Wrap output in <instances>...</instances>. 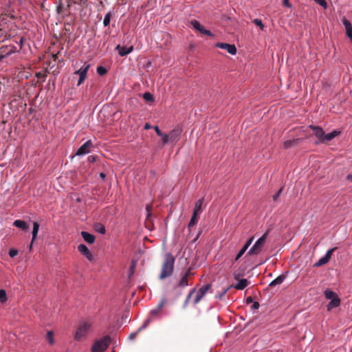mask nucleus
<instances>
[{
    "instance_id": "f257e3e1",
    "label": "nucleus",
    "mask_w": 352,
    "mask_h": 352,
    "mask_svg": "<svg viewBox=\"0 0 352 352\" xmlns=\"http://www.w3.org/2000/svg\"><path fill=\"white\" fill-rule=\"evenodd\" d=\"M174 256L170 253L166 254L162 265V270L159 275V278L163 280L170 276L173 274L174 270Z\"/></svg>"
},
{
    "instance_id": "f03ea898",
    "label": "nucleus",
    "mask_w": 352,
    "mask_h": 352,
    "mask_svg": "<svg viewBox=\"0 0 352 352\" xmlns=\"http://www.w3.org/2000/svg\"><path fill=\"white\" fill-rule=\"evenodd\" d=\"M111 342L109 336H105L102 338L96 340L91 347L92 352H104Z\"/></svg>"
},
{
    "instance_id": "7ed1b4c3",
    "label": "nucleus",
    "mask_w": 352,
    "mask_h": 352,
    "mask_svg": "<svg viewBox=\"0 0 352 352\" xmlns=\"http://www.w3.org/2000/svg\"><path fill=\"white\" fill-rule=\"evenodd\" d=\"M267 236V232H265L261 237H260L254 243V245L250 249L248 254L256 255L259 254L265 243Z\"/></svg>"
},
{
    "instance_id": "20e7f679",
    "label": "nucleus",
    "mask_w": 352,
    "mask_h": 352,
    "mask_svg": "<svg viewBox=\"0 0 352 352\" xmlns=\"http://www.w3.org/2000/svg\"><path fill=\"white\" fill-rule=\"evenodd\" d=\"M91 324L87 322H82V323H80L76 331L74 336L75 340H80L84 336H85V335L88 333Z\"/></svg>"
},
{
    "instance_id": "39448f33",
    "label": "nucleus",
    "mask_w": 352,
    "mask_h": 352,
    "mask_svg": "<svg viewBox=\"0 0 352 352\" xmlns=\"http://www.w3.org/2000/svg\"><path fill=\"white\" fill-rule=\"evenodd\" d=\"M90 68V65L87 63H85L77 71H76L74 74L79 76V80L77 83V86H80L82 85L85 79L87 78V72Z\"/></svg>"
},
{
    "instance_id": "423d86ee",
    "label": "nucleus",
    "mask_w": 352,
    "mask_h": 352,
    "mask_svg": "<svg viewBox=\"0 0 352 352\" xmlns=\"http://www.w3.org/2000/svg\"><path fill=\"white\" fill-rule=\"evenodd\" d=\"M211 285L210 284H206L199 288L197 291L196 290V296L195 298L193 300V303L195 305L198 304L201 299L204 297V296L206 294V293L208 292V290L210 289Z\"/></svg>"
},
{
    "instance_id": "0eeeda50",
    "label": "nucleus",
    "mask_w": 352,
    "mask_h": 352,
    "mask_svg": "<svg viewBox=\"0 0 352 352\" xmlns=\"http://www.w3.org/2000/svg\"><path fill=\"white\" fill-rule=\"evenodd\" d=\"M336 250V248H331V249L329 250L327 252V253H326V254L324 255V256H323V257H322L321 258H320V259L318 260V262H316V263L314 265V267H320V266H322V265H325L326 263H327L329 261V260H330V258H331V256H332L333 253L334 252V251H335Z\"/></svg>"
},
{
    "instance_id": "6e6552de",
    "label": "nucleus",
    "mask_w": 352,
    "mask_h": 352,
    "mask_svg": "<svg viewBox=\"0 0 352 352\" xmlns=\"http://www.w3.org/2000/svg\"><path fill=\"white\" fill-rule=\"evenodd\" d=\"M93 146L91 140H87L76 151V155H82L87 154L90 152L91 148Z\"/></svg>"
},
{
    "instance_id": "1a4fd4ad",
    "label": "nucleus",
    "mask_w": 352,
    "mask_h": 352,
    "mask_svg": "<svg viewBox=\"0 0 352 352\" xmlns=\"http://www.w3.org/2000/svg\"><path fill=\"white\" fill-rule=\"evenodd\" d=\"M216 46L223 50H226L229 54L234 55L236 53V48L234 45L225 43H218Z\"/></svg>"
},
{
    "instance_id": "9d476101",
    "label": "nucleus",
    "mask_w": 352,
    "mask_h": 352,
    "mask_svg": "<svg viewBox=\"0 0 352 352\" xmlns=\"http://www.w3.org/2000/svg\"><path fill=\"white\" fill-rule=\"evenodd\" d=\"M191 24L195 29H196L201 33H202L205 35L209 36H212V33L210 30H206L204 28V27L203 25H201L198 21L192 20L191 21Z\"/></svg>"
},
{
    "instance_id": "9b49d317",
    "label": "nucleus",
    "mask_w": 352,
    "mask_h": 352,
    "mask_svg": "<svg viewBox=\"0 0 352 352\" xmlns=\"http://www.w3.org/2000/svg\"><path fill=\"white\" fill-rule=\"evenodd\" d=\"M78 250L84 255L89 261L93 260V255L88 248L85 244H80L78 246Z\"/></svg>"
},
{
    "instance_id": "f8f14e48",
    "label": "nucleus",
    "mask_w": 352,
    "mask_h": 352,
    "mask_svg": "<svg viewBox=\"0 0 352 352\" xmlns=\"http://www.w3.org/2000/svg\"><path fill=\"white\" fill-rule=\"evenodd\" d=\"M309 127L314 131V135L319 140L316 144L320 143L324 135V131L320 126L309 125Z\"/></svg>"
},
{
    "instance_id": "ddd939ff",
    "label": "nucleus",
    "mask_w": 352,
    "mask_h": 352,
    "mask_svg": "<svg viewBox=\"0 0 352 352\" xmlns=\"http://www.w3.org/2000/svg\"><path fill=\"white\" fill-rule=\"evenodd\" d=\"M181 133H182V131L179 129H175L172 130L168 133V138L170 139V142H173V143L177 142L180 138Z\"/></svg>"
},
{
    "instance_id": "4468645a",
    "label": "nucleus",
    "mask_w": 352,
    "mask_h": 352,
    "mask_svg": "<svg viewBox=\"0 0 352 352\" xmlns=\"http://www.w3.org/2000/svg\"><path fill=\"white\" fill-rule=\"evenodd\" d=\"M190 268H188V270L184 274L181 279L179 280L177 286L179 287H184L189 285L188 283V276L190 275Z\"/></svg>"
},
{
    "instance_id": "2eb2a0df",
    "label": "nucleus",
    "mask_w": 352,
    "mask_h": 352,
    "mask_svg": "<svg viewBox=\"0 0 352 352\" xmlns=\"http://www.w3.org/2000/svg\"><path fill=\"white\" fill-rule=\"evenodd\" d=\"M340 133V131L334 130L332 132L325 134L324 133V135L322 137V139L321 140L320 143H327L328 142L331 141L333 138H335L336 136H338Z\"/></svg>"
},
{
    "instance_id": "dca6fc26",
    "label": "nucleus",
    "mask_w": 352,
    "mask_h": 352,
    "mask_svg": "<svg viewBox=\"0 0 352 352\" xmlns=\"http://www.w3.org/2000/svg\"><path fill=\"white\" fill-rule=\"evenodd\" d=\"M116 50L118 51V54H120V56H124L131 53L133 50V47H121L120 45H118L116 47Z\"/></svg>"
},
{
    "instance_id": "f3484780",
    "label": "nucleus",
    "mask_w": 352,
    "mask_h": 352,
    "mask_svg": "<svg viewBox=\"0 0 352 352\" xmlns=\"http://www.w3.org/2000/svg\"><path fill=\"white\" fill-rule=\"evenodd\" d=\"M81 236L83 238V239L89 244H93L95 242L96 237L94 234H90L85 231L81 232Z\"/></svg>"
},
{
    "instance_id": "a211bd4d",
    "label": "nucleus",
    "mask_w": 352,
    "mask_h": 352,
    "mask_svg": "<svg viewBox=\"0 0 352 352\" xmlns=\"http://www.w3.org/2000/svg\"><path fill=\"white\" fill-rule=\"evenodd\" d=\"M301 140H302L300 138L286 140L283 143V148L287 149V148L295 146L298 143H300L301 142Z\"/></svg>"
},
{
    "instance_id": "6ab92c4d",
    "label": "nucleus",
    "mask_w": 352,
    "mask_h": 352,
    "mask_svg": "<svg viewBox=\"0 0 352 352\" xmlns=\"http://www.w3.org/2000/svg\"><path fill=\"white\" fill-rule=\"evenodd\" d=\"M164 303H165V300L163 299L160 301V302L159 303L156 309H154L153 310L151 311V317H156L159 313L160 312V311L162 310V307H164Z\"/></svg>"
},
{
    "instance_id": "aec40b11",
    "label": "nucleus",
    "mask_w": 352,
    "mask_h": 352,
    "mask_svg": "<svg viewBox=\"0 0 352 352\" xmlns=\"http://www.w3.org/2000/svg\"><path fill=\"white\" fill-rule=\"evenodd\" d=\"M13 225L24 231L28 229V225L23 220H15Z\"/></svg>"
},
{
    "instance_id": "412c9836",
    "label": "nucleus",
    "mask_w": 352,
    "mask_h": 352,
    "mask_svg": "<svg viewBox=\"0 0 352 352\" xmlns=\"http://www.w3.org/2000/svg\"><path fill=\"white\" fill-rule=\"evenodd\" d=\"M248 284L249 281L247 279L243 278L240 280L234 287L238 290H243L248 285Z\"/></svg>"
},
{
    "instance_id": "4be33fe9",
    "label": "nucleus",
    "mask_w": 352,
    "mask_h": 352,
    "mask_svg": "<svg viewBox=\"0 0 352 352\" xmlns=\"http://www.w3.org/2000/svg\"><path fill=\"white\" fill-rule=\"evenodd\" d=\"M285 278H286L285 275L281 274V275L278 276L276 278H275L274 280H272L270 283L269 286L270 287H274V286H276V285H280L284 281Z\"/></svg>"
},
{
    "instance_id": "5701e85b",
    "label": "nucleus",
    "mask_w": 352,
    "mask_h": 352,
    "mask_svg": "<svg viewBox=\"0 0 352 352\" xmlns=\"http://www.w3.org/2000/svg\"><path fill=\"white\" fill-rule=\"evenodd\" d=\"M204 202V198L199 199L195 205L193 212L200 214L202 212V205Z\"/></svg>"
},
{
    "instance_id": "b1692460",
    "label": "nucleus",
    "mask_w": 352,
    "mask_h": 352,
    "mask_svg": "<svg viewBox=\"0 0 352 352\" xmlns=\"http://www.w3.org/2000/svg\"><path fill=\"white\" fill-rule=\"evenodd\" d=\"M340 305V299L338 296L335 298L334 299L331 300V301L329 302L327 305L328 310H331V309L334 307H337Z\"/></svg>"
},
{
    "instance_id": "393cba45",
    "label": "nucleus",
    "mask_w": 352,
    "mask_h": 352,
    "mask_svg": "<svg viewBox=\"0 0 352 352\" xmlns=\"http://www.w3.org/2000/svg\"><path fill=\"white\" fill-rule=\"evenodd\" d=\"M199 215L200 214L195 213V212L192 213V217L188 223L189 228L191 227H193L194 226H195L197 223L199 219Z\"/></svg>"
},
{
    "instance_id": "a878e982",
    "label": "nucleus",
    "mask_w": 352,
    "mask_h": 352,
    "mask_svg": "<svg viewBox=\"0 0 352 352\" xmlns=\"http://www.w3.org/2000/svg\"><path fill=\"white\" fill-rule=\"evenodd\" d=\"M38 229H39V224H38V223L34 222L33 223V230H32V243L30 244V248H32V242L36 238V236H37V234H38Z\"/></svg>"
},
{
    "instance_id": "bb28decb",
    "label": "nucleus",
    "mask_w": 352,
    "mask_h": 352,
    "mask_svg": "<svg viewBox=\"0 0 352 352\" xmlns=\"http://www.w3.org/2000/svg\"><path fill=\"white\" fill-rule=\"evenodd\" d=\"M324 296L327 299L332 300L338 296L337 294L330 289H326L324 292Z\"/></svg>"
},
{
    "instance_id": "cd10ccee",
    "label": "nucleus",
    "mask_w": 352,
    "mask_h": 352,
    "mask_svg": "<svg viewBox=\"0 0 352 352\" xmlns=\"http://www.w3.org/2000/svg\"><path fill=\"white\" fill-rule=\"evenodd\" d=\"M196 292V288H193L192 289L190 292L188 293V294L187 295L184 302V304H183V307L184 308H186L188 303H189V301H190V299L191 298V297L193 296V294Z\"/></svg>"
},
{
    "instance_id": "c85d7f7f",
    "label": "nucleus",
    "mask_w": 352,
    "mask_h": 352,
    "mask_svg": "<svg viewBox=\"0 0 352 352\" xmlns=\"http://www.w3.org/2000/svg\"><path fill=\"white\" fill-rule=\"evenodd\" d=\"M148 322H149L148 320L146 321V322L144 323V324H143L141 327H140V328L138 329V330L136 332L131 333L129 335V338L130 340H133V339L136 337V336L138 335V333L140 331H142L143 329H144V328H146V326L148 325Z\"/></svg>"
},
{
    "instance_id": "c756f323",
    "label": "nucleus",
    "mask_w": 352,
    "mask_h": 352,
    "mask_svg": "<svg viewBox=\"0 0 352 352\" xmlns=\"http://www.w3.org/2000/svg\"><path fill=\"white\" fill-rule=\"evenodd\" d=\"M10 55L8 51V46L5 45L0 47V56H3V58Z\"/></svg>"
},
{
    "instance_id": "7c9ffc66",
    "label": "nucleus",
    "mask_w": 352,
    "mask_h": 352,
    "mask_svg": "<svg viewBox=\"0 0 352 352\" xmlns=\"http://www.w3.org/2000/svg\"><path fill=\"white\" fill-rule=\"evenodd\" d=\"M231 287L232 286H229L226 288H223L222 291L216 296V298L221 300Z\"/></svg>"
},
{
    "instance_id": "2f4dec72",
    "label": "nucleus",
    "mask_w": 352,
    "mask_h": 352,
    "mask_svg": "<svg viewBox=\"0 0 352 352\" xmlns=\"http://www.w3.org/2000/svg\"><path fill=\"white\" fill-rule=\"evenodd\" d=\"M143 98L148 102H153L154 101V97L153 96L150 94L149 92H145L143 94Z\"/></svg>"
},
{
    "instance_id": "473e14b6",
    "label": "nucleus",
    "mask_w": 352,
    "mask_h": 352,
    "mask_svg": "<svg viewBox=\"0 0 352 352\" xmlns=\"http://www.w3.org/2000/svg\"><path fill=\"white\" fill-rule=\"evenodd\" d=\"M111 12H108L105 16H104V20H103V24L106 27V26H108L110 23V21H111Z\"/></svg>"
},
{
    "instance_id": "72a5a7b5",
    "label": "nucleus",
    "mask_w": 352,
    "mask_h": 352,
    "mask_svg": "<svg viewBox=\"0 0 352 352\" xmlns=\"http://www.w3.org/2000/svg\"><path fill=\"white\" fill-rule=\"evenodd\" d=\"M95 229L97 232H98L100 234H104L105 233V227L102 224H98L96 226Z\"/></svg>"
},
{
    "instance_id": "f704fd0d",
    "label": "nucleus",
    "mask_w": 352,
    "mask_h": 352,
    "mask_svg": "<svg viewBox=\"0 0 352 352\" xmlns=\"http://www.w3.org/2000/svg\"><path fill=\"white\" fill-rule=\"evenodd\" d=\"M107 72V69L104 67H102V66H99L98 68H97V73L100 75V76H104V74H106Z\"/></svg>"
},
{
    "instance_id": "c9c22d12",
    "label": "nucleus",
    "mask_w": 352,
    "mask_h": 352,
    "mask_svg": "<svg viewBox=\"0 0 352 352\" xmlns=\"http://www.w3.org/2000/svg\"><path fill=\"white\" fill-rule=\"evenodd\" d=\"M7 300L6 292L4 289H0V300L1 302H6Z\"/></svg>"
},
{
    "instance_id": "e433bc0d",
    "label": "nucleus",
    "mask_w": 352,
    "mask_h": 352,
    "mask_svg": "<svg viewBox=\"0 0 352 352\" xmlns=\"http://www.w3.org/2000/svg\"><path fill=\"white\" fill-rule=\"evenodd\" d=\"M160 137H162V138L163 145H164V144H167L168 142H170V139L168 138V134L163 133V135H160Z\"/></svg>"
},
{
    "instance_id": "4c0bfd02",
    "label": "nucleus",
    "mask_w": 352,
    "mask_h": 352,
    "mask_svg": "<svg viewBox=\"0 0 352 352\" xmlns=\"http://www.w3.org/2000/svg\"><path fill=\"white\" fill-rule=\"evenodd\" d=\"M47 339L50 344H53L54 341L53 338V333L52 331H48L47 333Z\"/></svg>"
},
{
    "instance_id": "58836bf2",
    "label": "nucleus",
    "mask_w": 352,
    "mask_h": 352,
    "mask_svg": "<svg viewBox=\"0 0 352 352\" xmlns=\"http://www.w3.org/2000/svg\"><path fill=\"white\" fill-rule=\"evenodd\" d=\"M316 3L319 4L324 8H327V3L325 0H314Z\"/></svg>"
},
{
    "instance_id": "ea45409f",
    "label": "nucleus",
    "mask_w": 352,
    "mask_h": 352,
    "mask_svg": "<svg viewBox=\"0 0 352 352\" xmlns=\"http://www.w3.org/2000/svg\"><path fill=\"white\" fill-rule=\"evenodd\" d=\"M253 22L255 23V25H256L257 26L260 27V28H261V30H263V29L264 25H263V23H262V21H261V19H255L253 21Z\"/></svg>"
},
{
    "instance_id": "a19ab883",
    "label": "nucleus",
    "mask_w": 352,
    "mask_h": 352,
    "mask_svg": "<svg viewBox=\"0 0 352 352\" xmlns=\"http://www.w3.org/2000/svg\"><path fill=\"white\" fill-rule=\"evenodd\" d=\"M342 23L345 27V29L349 28L352 26L350 21H348L346 18L342 19Z\"/></svg>"
},
{
    "instance_id": "79ce46f5",
    "label": "nucleus",
    "mask_w": 352,
    "mask_h": 352,
    "mask_svg": "<svg viewBox=\"0 0 352 352\" xmlns=\"http://www.w3.org/2000/svg\"><path fill=\"white\" fill-rule=\"evenodd\" d=\"M151 210H152V206L147 204L146 206V217L147 219L151 216Z\"/></svg>"
},
{
    "instance_id": "37998d69",
    "label": "nucleus",
    "mask_w": 352,
    "mask_h": 352,
    "mask_svg": "<svg viewBox=\"0 0 352 352\" xmlns=\"http://www.w3.org/2000/svg\"><path fill=\"white\" fill-rule=\"evenodd\" d=\"M346 33L347 36L350 38L352 42V26L346 29Z\"/></svg>"
},
{
    "instance_id": "c03bdc74",
    "label": "nucleus",
    "mask_w": 352,
    "mask_h": 352,
    "mask_svg": "<svg viewBox=\"0 0 352 352\" xmlns=\"http://www.w3.org/2000/svg\"><path fill=\"white\" fill-rule=\"evenodd\" d=\"M18 254V251L15 249H10L9 250V256L12 258L14 257L15 256H16Z\"/></svg>"
},
{
    "instance_id": "a18cd8bd",
    "label": "nucleus",
    "mask_w": 352,
    "mask_h": 352,
    "mask_svg": "<svg viewBox=\"0 0 352 352\" xmlns=\"http://www.w3.org/2000/svg\"><path fill=\"white\" fill-rule=\"evenodd\" d=\"M282 190H283V188H280L277 191V192H276L275 195H274V196H273V200H274V201H276V200H277V199L279 197L280 195L281 194Z\"/></svg>"
},
{
    "instance_id": "49530a36",
    "label": "nucleus",
    "mask_w": 352,
    "mask_h": 352,
    "mask_svg": "<svg viewBox=\"0 0 352 352\" xmlns=\"http://www.w3.org/2000/svg\"><path fill=\"white\" fill-rule=\"evenodd\" d=\"M135 261H132L131 267H130V275H132L134 273V270L135 268Z\"/></svg>"
},
{
    "instance_id": "de8ad7c7",
    "label": "nucleus",
    "mask_w": 352,
    "mask_h": 352,
    "mask_svg": "<svg viewBox=\"0 0 352 352\" xmlns=\"http://www.w3.org/2000/svg\"><path fill=\"white\" fill-rule=\"evenodd\" d=\"M154 129H155V132H156L157 135L160 136V135H163V133L161 131V130L160 129L158 126H154Z\"/></svg>"
},
{
    "instance_id": "09e8293b",
    "label": "nucleus",
    "mask_w": 352,
    "mask_h": 352,
    "mask_svg": "<svg viewBox=\"0 0 352 352\" xmlns=\"http://www.w3.org/2000/svg\"><path fill=\"white\" fill-rule=\"evenodd\" d=\"M88 161L91 163H94L96 160V156L95 155H89L87 158Z\"/></svg>"
},
{
    "instance_id": "8fccbe9b",
    "label": "nucleus",
    "mask_w": 352,
    "mask_h": 352,
    "mask_svg": "<svg viewBox=\"0 0 352 352\" xmlns=\"http://www.w3.org/2000/svg\"><path fill=\"white\" fill-rule=\"evenodd\" d=\"M8 51L10 52V55L16 52V47L15 46H8Z\"/></svg>"
},
{
    "instance_id": "3c124183",
    "label": "nucleus",
    "mask_w": 352,
    "mask_h": 352,
    "mask_svg": "<svg viewBox=\"0 0 352 352\" xmlns=\"http://www.w3.org/2000/svg\"><path fill=\"white\" fill-rule=\"evenodd\" d=\"M245 252H242V250H241L239 253L237 254L236 256L235 257V259L234 261H238L244 254Z\"/></svg>"
},
{
    "instance_id": "603ef678",
    "label": "nucleus",
    "mask_w": 352,
    "mask_h": 352,
    "mask_svg": "<svg viewBox=\"0 0 352 352\" xmlns=\"http://www.w3.org/2000/svg\"><path fill=\"white\" fill-rule=\"evenodd\" d=\"M283 4L284 6L285 7H287V8H291L292 5L290 4L289 0H283Z\"/></svg>"
},
{
    "instance_id": "864d4df0",
    "label": "nucleus",
    "mask_w": 352,
    "mask_h": 352,
    "mask_svg": "<svg viewBox=\"0 0 352 352\" xmlns=\"http://www.w3.org/2000/svg\"><path fill=\"white\" fill-rule=\"evenodd\" d=\"M259 306H260V305H259V303L258 302H254L253 303V305H252V308L255 309H257L259 308Z\"/></svg>"
},
{
    "instance_id": "5fc2aeb1",
    "label": "nucleus",
    "mask_w": 352,
    "mask_h": 352,
    "mask_svg": "<svg viewBox=\"0 0 352 352\" xmlns=\"http://www.w3.org/2000/svg\"><path fill=\"white\" fill-rule=\"evenodd\" d=\"M253 241H254V236L250 238L245 243L250 246L252 244V243L253 242Z\"/></svg>"
},
{
    "instance_id": "6e6d98bb",
    "label": "nucleus",
    "mask_w": 352,
    "mask_h": 352,
    "mask_svg": "<svg viewBox=\"0 0 352 352\" xmlns=\"http://www.w3.org/2000/svg\"><path fill=\"white\" fill-rule=\"evenodd\" d=\"M249 247L250 246L245 243L244 246L241 248L242 252H245Z\"/></svg>"
},
{
    "instance_id": "4d7b16f0",
    "label": "nucleus",
    "mask_w": 352,
    "mask_h": 352,
    "mask_svg": "<svg viewBox=\"0 0 352 352\" xmlns=\"http://www.w3.org/2000/svg\"><path fill=\"white\" fill-rule=\"evenodd\" d=\"M249 247L250 246L245 243L244 246L241 248L242 252H245Z\"/></svg>"
},
{
    "instance_id": "13d9d810",
    "label": "nucleus",
    "mask_w": 352,
    "mask_h": 352,
    "mask_svg": "<svg viewBox=\"0 0 352 352\" xmlns=\"http://www.w3.org/2000/svg\"><path fill=\"white\" fill-rule=\"evenodd\" d=\"M249 247L250 246L245 243L244 246L241 248L242 252H245Z\"/></svg>"
},
{
    "instance_id": "bf43d9fd",
    "label": "nucleus",
    "mask_w": 352,
    "mask_h": 352,
    "mask_svg": "<svg viewBox=\"0 0 352 352\" xmlns=\"http://www.w3.org/2000/svg\"><path fill=\"white\" fill-rule=\"evenodd\" d=\"M144 129H151V124H149V123L146 122V123L145 124V125H144Z\"/></svg>"
},
{
    "instance_id": "052dcab7",
    "label": "nucleus",
    "mask_w": 352,
    "mask_h": 352,
    "mask_svg": "<svg viewBox=\"0 0 352 352\" xmlns=\"http://www.w3.org/2000/svg\"><path fill=\"white\" fill-rule=\"evenodd\" d=\"M36 77H38V78H41V77H45V74H41V72L36 73Z\"/></svg>"
},
{
    "instance_id": "680f3d73",
    "label": "nucleus",
    "mask_w": 352,
    "mask_h": 352,
    "mask_svg": "<svg viewBox=\"0 0 352 352\" xmlns=\"http://www.w3.org/2000/svg\"><path fill=\"white\" fill-rule=\"evenodd\" d=\"M61 9H62V6L61 5H59L58 6H57V8H56L57 12L58 13H60Z\"/></svg>"
},
{
    "instance_id": "e2e57ef3",
    "label": "nucleus",
    "mask_w": 352,
    "mask_h": 352,
    "mask_svg": "<svg viewBox=\"0 0 352 352\" xmlns=\"http://www.w3.org/2000/svg\"><path fill=\"white\" fill-rule=\"evenodd\" d=\"M347 179L352 182V174H349L346 177Z\"/></svg>"
},
{
    "instance_id": "0e129e2a",
    "label": "nucleus",
    "mask_w": 352,
    "mask_h": 352,
    "mask_svg": "<svg viewBox=\"0 0 352 352\" xmlns=\"http://www.w3.org/2000/svg\"><path fill=\"white\" fill-rule=\"evenodd\" d=\"M252 302V298L251 296H249L248 298H247V303H250Z\"/></svg>"
},
{
    "instance_id": "69168bd1",
    "label": "nucleus",
    "mask_w": 352,
    "mask_h": 352,
    "mask_svg": "<svg viewBox=\"0 0 352 352\" xmlns=\"http://www.w3.org/2000/svg\"><path fill=\"white\" fill-rule=\"evenodd\" d=\"M100 177L102 178V179H104L106 177V175L104 173H100Z\"/></svg>"
},
{
    "instance_id": "338daca9",
    "label": "nucleus",
    "mask_w": 352,
    "mask_h": 352,
    "mask_svg": "<svg viewBox=\"0 0 352 352\" xmlns=\"http://www.w3.org/2000/svg\"><path fill=\"white\" fill-rule=\"evenodd\" d=\"M234 278L237 280L239 278V275L234 274Z\"/></svg>"
},
{
    "instance_id": "774afa93",
    "label": "nucleus",
    "mask_w": 352,
    "mask_h": 352,
    "mask_svg": "<svg viewBox=\"0 0 352 352\" xmlns=\"http://www.w3.org/2000/svg\"><path fill=\"white\" fill-rule=\"evenodd\" d=\"M3 60V56H0V61Z\"/></svg>"
}]
</instances>
